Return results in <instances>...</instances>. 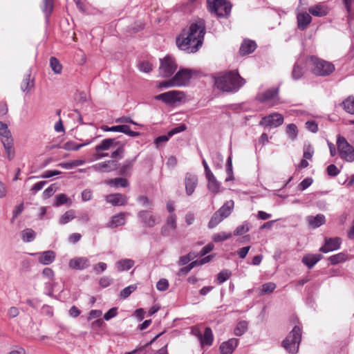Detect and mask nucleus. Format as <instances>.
<instances>
[{"label":"nucleus","instance_id":"f257e3e1","mask_svg":"<svg viewBox=\"0 0 354 354\" xmlns=\"http://www.w3.org/2000/svg\"><path fill=\"white\" fill-rule=\"evenodd\" d=\"M205 34V26L203 20L192 23L176 37V46L187 53H194L202 46Z\"/></svg>","mask_w":354,"mask_h":354},{"label":"nucleus","instance_id":"f03ea898","mask_svg":"<svg viewBox=\"0 0 354 354\" xmlns=\"http://www.w3.org/2000/svg\"><path fill=\"white\" fill-rule=\"evenodd\" d=\"M214 86L218 90L226 93H236L245 84L237 71L221 72L214 76Z\"/></svg>","mask_w":354,"mask_h":354},{"label":"nucleus","instance_id":"7ed1b4c3","mask_svg":"<svg viewBox=\"0 0 354 354\" xmlns=\"http://www.w3.org/2000/svg\"><path fill=\"white\" fill-rule=\"evenodd\" d=\"M306 62L312 73L315 75L326 76L332 72L330 63L315 55L308 57Z\"/></svg>","mask_w":354,"mask_h":354},{"label":"nucleus","instance_id":"20e7f679","mask_svg":"<svg viewBox=\"0 0 354 354\" xmlns=\"http://www.w3.org/2000/svg\"><path fill=\"white\" fill-rule=\"evenodd\" d=\"M301 328L295 326L282 342L283 347L291 354H296L301 339Z\"/></svg>","mask_w":354,"mask_h":354},{"label":"nucleus","instance_id":"39448f33","mask_svg":"<svg viewBox=\"0 0 354 354\" xmlns=\"http://www.w3.org/2000/svg\"><path fill=\"white\" fill-rule=\"evenodd\" d=\"M207 9L218 17H227L231 12V4L226 0H207Z\"/></svg>","mask_w":354,"mask_h":354},{"label":"nucleus","instance_id":"423d86ee","mask_svg":"<svg viewBox=\"0 0 354 354\" xmlns=\"http://www.w3.org/2000/svg\"><path fill=\"white\" fill-rule=\"evenodd\" d=\"M336 145L338 154L342 159L350 162L354 161V148L344 136L339 134L337 136Z\"/></svg>","mask_w":354,"mask_h":354},{"label":"nucleus","instance_id":"0eeeda50","mask_svg":"<svg viewBox=\"0 0 354 354\" xmlns=\"http://www.w3.org/2000/svg\"><path fill=\"white\" fill-rule=\"evenodd\" d=\"M159 74L164 77L171 76L177 69V64L174 57L170 55L165 56L160 59Z\"/></svg>","mask_w":354,"mask_h":354},{"label":"nucleus","instance_id":"6e6552de","mask_svg":"<svg viewBox=\"0 0 354 354\" xmlns=\"http://www.w3.org/2000/svg\"><path fill=\"white\" fill-rule=\"evenodd\" d=\"M185 95L179 91H170L155 96L156 100H161L167 104H174L180 102Z\"/></svg>","mask_w":354,"mask_h":354},{"label":"nucleus","instance_id":"1a4fd4ad","mask_svg":"<svg viewBox=\"0 0 354 354\" xmlns=\"http://www.w3.org/2000/svg\"><path fill=\"white\" fill-rule=\"evenodd\" d=\"M138 218L140 222L146 227H153L160 222V219L148 210H140L138 212Z\"/></svg>","mask_w":354,"mask_h":354},{"label":"nucleus","instance_id":"9d476101","mask_svg":"<svg viewBox=\"0 0 354 354\" xmlns=\"http://www.w3.org/2000/svg\"><path fill=\"white\" fill-rule=\"evenodd\" d=\"M283 122V116L280 113H273L263 117L259 122V125L270 127H278L281 125Z\"/></svg>","mask_w":354,"mask_h":354},{"label":"nucleus","instance_id":"9b49d317","mask_svg":"<svg viewBox=\"0 0 354 354\" xmlns=\"http://www.w3.org/2000/svg\"><path fill=\"white\" fill-rule=\"evenodd\" d=\"M192 76V70L187 68L180 69L173 77L175 82L174 84H176L177 87L185 86L189 82Z\"/></svg>","mask_w":354,"mask_h":354},{"label":"nucleus","instance_id":"f8f14e48","mask_svg":"<svg viewBox=\"0 0 354 354\" xmlns=\"http://www.w3.org/2000/svg\"><path fill=\"white\" fill-rule=\"evenodd\" d=\"M119 167V163L117 160H110L95 164L92 168L97 172L108 173L115 171Z\"/></svg>","mask_w":354,"mask_h":354},{"label":"nucleus","instance_id":"ddd939ff","mask_svg":"<svg viewBox=\"0 0 354 354\" xmlns=\"http://www.w3.org/2000/svg\"><path fill=\"white\" fill-rule=\"evenodd\" d=\"M279 94V88H270L260 93L257 95V100L261 102L265 103L272 100H275Z\"/></svg>","mask_w":354,"mask_h":354},{"label":"nucleus","instance_id":"4468645a","mask_svg":"<svg viewBox=\"0 0 354 354\" xmlns=\"http://www.w3.org/2000/svg\"><path fill=\"white\" fill-rule=\"evenodd\" d=\"M197 185L198 178L196 175L189 173L186 174L185 178V186L186 194L188 196H191L194 192Z\"/></svg>","mask_w":354,"mask_h":354},{"label":"nucleus","instance_id":"2eb2a0df","mask_svg":"<svg viewBox=\"0 0 354 354\" xmlns=\"http://www.w3.org/2000/svg\"><path fill=\"white\" fill-rule=\"evenodd\" d=\"M330 10V7L325 3H320L308 8L310 14L318 17L326 16Z\"/></svg>","mask_w":354,"mask_h":354},{"label":"nucleus","instance_id":"dca6fc26","mask_svg":"<svg viewBox=\"0 0 354 354\" xmlns=\"http://www.w3.org/2000/svg\"><path fill=\"white\" fill-rule=\"evenodd\" d=\"M106 201L113 206L124 205L127 203V197L124 194L116 193L106 196Z\"/></svg>","mask_w":354,"mask_h":354},{"label":"nucleus","instance_id":"f3484780","mask_svg":"<svg viewBox=\"0 0 354 354\" xmlns=\"http://www.w3.org/2000/svg\"><path fill=\"white\" fill-rule=\"evenodd\" d=\"M176 228V215L171 214L166 220V223L161 228V234L164 236L170 234L171 230H175Z\"/></svg>","mask_w":354,"mask_h":354},{"label":"nucleus","instance_id":"a211bd4d","mask_svg":"<svg viewBox=\"0 0 354 354\" xmlns=\"http://www.w3.org/2000/svg\"><path fill=\"white\" fill-rule=\"evenodd\" d=\"M68 266L73 270H84L90 266V261L86 257H76L70 260Z\"/></svg>","mask_w":354,"mask_h":354},{"label":"nucleus","instance_id":"6ab92c4d","mask_svg":"<svg viewBox=\"0 0 354 354\" xmlns=\"http://www.w3.org/2000/svg\"><path fill=\"white\" fill-rule=\"evenodd\" d=\"M322 257L323 256L321 254H306L302 257L301 262L307 266L308 269H311Z\"/></svg>","mask_w":354,"mask_h":354},{"label":"nucleus","instance_id":"aec40b11","mask_svg":"<svg viewBox=\"0 0 354 354\" xmlns=\"http://www.w3.org/2000/svg\"><path fill=\"white\" fill-rule=\"evenodd\" d=\"M137 157L136 156L133 158L125 160L120 167L119 174L122 176H130L133 167L137 160Z\"/></svg>","mask_w":354,"mask_h":354},{"label":"nucleus","instance_id":"412c9836","mask_svg":"<svg viewBox=\"0 0 354 354\" xmlns=\"http://www.w3.org/2000/svg\"><path fill=\"white\" fill-rule=\"evenodd\" d=\"M126 214L124 212H120L118 214L113 215L109 222L106 224V227L109 228H115L122 225H124L126 223Z\"/></svg>","mask_w":354,"mask_h":354},{"label":"nucleus","instance_id":"4be33fe9","mask_svg":"<svg viewBox=\"0 0 354 354\" xmlns=\"http://www.w3.org/2000/svg\"><path fill=\"white\" fill-rule=\"evenodd\" d=\"M238 345V340L235 338L223 342L220 346L221 354H232Z\"/></svg>","mask_w":354,"mask_h":354},{"label":"nucleus","instance_id":"5701e85b","mask_svg":"<svg viewBox=\"0 0 354 354\" xmlns=\"http://www.w3.org/2000/svg\"><path fill=\"white\" fill-rule=\"evenodd\" d=\"M36 254L39 255L38 261L43 265H49L55 259V253L52 250L37 253Z\"/></svg>","mask_w":354,"mask_h":354},{"label":"nucleus","instance_id":"b1692460","mask_svg":"<svg viewBox=\"0 0 354 354\" xmlns=\"http://www.w3.org/2000/svg\"><path fill=\"white\" fill-rule=\"evenodd\" d=\"M311 14L302 12L297 15V26L301 30H304L312 21Z\"/></svg>","mask_w":354,"mask_h":354},{"label":"nucleus","instance_id":"393cba45","mask_svg":"<svg viewBox=\"0 0 354 354\" xmlns=\"http://www.w3.org/2000/svg\"><path fill=\"white\" fill-rule=\"evenodd\" d=\"M120 144V142L117 140V138H106L103 140L101 143L95 147L96 152L106 151L109 149L111 147L117 146Z\"/></svg>","mask_w":354,"mask_h":354},{"label":"nucleus","instance_id":"a878e982","mask_svg":"<svg viewBox=\"0 0 354 354\" xmlns=\"http://www.w3.org/2000/svg\"><path fill=\"white\" fill-rule=\"evenodd\" d=\"M257 44L252 40H244L241 45L239 53L241 55H248L254 51Z\"/></svg>","mask_w":354,"mask_h":354},{"label":"nucleus","instance_id":"bb28decb","mask_svg":"<svg viewBox=\"0 0 354 354\" xmlns=\"http://www.w3.org/2000/svg\"><path fill=\"white\" fill-rule=\"evenodd\" d=\"M1 142L3 145L8 159L12 160L15 156V151L13 149L14 143L12 136L6 138H2Z\"/></svg>","mask_w":354,"mask_h":354},{"label":"nucleus","instance_id":"cd10ccee","mask_svg":"<svg viewBox=\"0 0 354 354\" xmlns=\"http://www.w3.org/2000/svg\"><path fill=\"white\" fill-rule=\"evenodd\" d=\"M308 224L312 228H317L323 225L326 220L323 214H317V216H308L306 217Z\"/></svg>","mask_w":354,"mask_h":354},{"label":"nucleus","instance_id":"c85d7f7f","mask_svg":"<svg viewBox=\"0 0 354 354\" xmlns=\"http://www.w3.org/2000/svg\"><path fill=\"white\" fill-rule=\"evenodd\" d=\"M234 207V201H229L224 203V205L220 207L216 212L218 214L221 215V218L224 220L227 217H228Z\"/></svg>","mask_w":354,"mask_h":354},{"label":"nucleus","instance_id":"c756f323","mask_svg":"<svg viewBox=\"0 0 354 354\" xmlns=\"http://www.w3.org/2000/svg\"><path fill=\"white\" fill-rule=\"evenodd\" d=\"M54 0H43L41 10L45 15L46 23L49 22L50 17L53 11Z\"/></svg>","mask_w":354,"mask_h":354},{"label":"nucleus","instance_id":"7c9ffc66","mask_svg":"<svg viewBox=\"0 0 354 354\" xmlns=\"http://www.w3.org/2000/svg\"><path fill=\"white\" fill-rule=\"evenodd\" d=\"M213 339L214 336L212 329L209 327H206L200 341L201 344L202 346H211L212 344Z\"/></svg>","mask_w":354,"mask_h":354},{"label":"nucleus","instance_id":"2f4dec72","mask_svg":"<svg viewBox=\"0 0 354 354\" xmlns=\"http://www.w3.org/2000/svg\"><path fill=\"white\" fill-rule=\"evenodd\" d=\"M30 71L24 76L23 81L21 84V89L23 92L28 93L31 88L34 86V80H30Z\"/></svg>","mask_w":354,"mask_h":354},{"label":"nucleus","instance_id":"473e14b6","mask_svg":"<svg viewBox=\"0 0 354 354\" xmlns=\"http://www.w3.org/2000/svg\"><path fill=\"white\" fill-rule=\"evenodd\" d=\"M341 105L346 113L354 115V97L353 95L346 98Z\"/></svg>","mask_w":354,"mask_h":354},{"label":"nucleus","instance_id":"72a5a7b5","mask_svg":"<svg viewBox=\"0 0 354 354\" xmlns=\"http://www.w3.org/2000/svg\"><path fill=\"white\" fill-rule=\"evenodd\" d=\"M134 261L129 259H124L117 262L116 267L118 271L129 270L134 266Z\"/></svg>","mask_w":354,"mask_h":354},{"label":"nucleus","instance_id":"f704fd0d","mask_svg":"<svg viewBox=\"0 0 354 354\" xmlns=\"http://www.w3.org/2000/svg\"><path fill=\"white\" fill-rule=\"evenodd\" d=\"M304 74V68L302 66V64L299 62H297L293 66L291 76L294 80H298L300 79L303 75Z\"/></svg>","mask_w":354,"mask_h":354},{"label":"nucleus","instance_id":"c9c22d12","mask_svg":"<svg viewBox=\"0 0 354 354\" xmlns=\"http://www.w3.org/2000/svg\"><path fill=\"white\" fill-rule=\"evenodd\" d=\"M207 189L212 194H217L221 191V185L216 178L207 181Z\"/></svg>","mask_w":354,"mask_h":354},{"label":"nucleus","instance_id":"e433bc0d","mask_svg":"<svg viewBox=\"0 0 354 354\" xmlns=\"http://www.w3.org/2000/svg\"><path fill=\"white\" fill-rule=\"evenodd\" d=\"M252 225L251 223L245 221L241 225L236 227L233 232L234 236H241L250 231Z\"/></svg>","mask_w":354,"mask_h":354},{"label":"nucleus","instance_id":"4c0bfd02","mask_svg":"<svg viewBox=\"0 0 354 354\" xmlns=\"http://www.w3.org/2000/svg\"><path fill=\"white\" fill-rule=\"evenodd\" d=\"M21 239L24 242H32L36 237V233L30 228H26L21 232Z\"/></svg>","mask_w":354,"mask_h":354},{"label":"nucleus","instance_id":"58836bf2","mask_svg":"<svg viewBox=\"0 0 354 354\" xmlns=\"http://www.w3.org/2000/svg\"><path fill=\"white\" fill-rule=\"evenodd\" d=\"M90 143H91L90 141H88L86 143H84V144H77L75 142L68 141V142H66V143H64V145L63 146V149H64L65 150H67V151H77L82 147L89 145Z\"/></svg>","mask_w":354,"mask_h":354},{"label":"nucleus","instance_id":"ea45409f","mask_svg":"<svg viewBox=\"0 0 354 354\" xmlns=\"http://www.w3.org/2000/svg\"><path fill=\"white\" fill-rule=\"evenodd\" d=\"M109 184L111 186H114L116 187H127L129 185L128 180L124 178H115L111 179L109 181Z\"/></svg>","mask_w":354,"mask_h":354},{"label":"nucleus","instance_id":"a19ab883","mask_svg":"<svg viewBox=\"0 0 354 354\" xmlns=\"http://www.w3.org/2000/svg\"><path fill=\"white\" fill-rule=\"evenodd\" d=\"M248 328V322L246 321H241L239 322L236 328H234V334L236 336H241L243 334H244L247 330Z\"/></svg>","mask_w":354,"mask_h":354},{"label":"nucleus","instance_id":"79ce46f5","mask_svg":"<svg viewBox=\"0 0 354 354\" xmlns=\"http://www.w3.org/2000/svg\"><path fill=\"white\" fill-rule=\"evenodd\" d=\"M232 275V272L230 270L224 269L221 270L217 274V283L218 284H222L225 282Z\"/></svg>","mask_w":354,"mask_h":354},{"label":"nucleus","instance_id":"37998d69","mask_svg":"<svg viewBox=\"0 0 354 354\" xmlns=\"http://www.w3.org/2000/svg\"><path fill=\"white\" fill-rule=\"evenodd\" d=\"M50 66L52 71L56 73L59 74L62 70V66L60 64L59 61L55 57H51L50 58Z\"/></svg>","mask_w":354,"mask_h":354},{"label":"nucleus","instance_id":"c03bdc74","mask_svg":"<svg viewBox=\"0 0 354 354\" xmlns=\"http://www.w3.org/2000/svg\"><path fill=\"white\" fill-rule=\"evenodd\" d=\"M286 132L289 138L292 140H295L298 135L297 127L295 124L292 123L287 125Z\"/></svg>","mask_w":354,"mask_h":354},{"label":"nucleus","instance_id":"a18cd8bd","mask_svg":"<svg viewBox=\"0 0 354 354\" xmlns=\"http://www.w3.org/2000/svg\"><path fill=\"white\" fill-rule=\"evenodd\" d=\"M68 201L71 203L70 198L65 194H59L56 195L53 206L59 207L67 203Z\"/></svg>","mask_w":354,"mask_h":354},{"label":"nucleus","instance_id":"49530a36","mask_svg":"<svg viewBox=\"0 0 354 354\" xmlns=\"http://www.w3.org/2000/svg\"><path fill=\"white\" fill-rule=\"evenodd\" d=\"M232 234L230 232H221L219 233L214 234L212 236V240L214 242H222L232 237Z\"/></svg>","mask_w":354,"mask_h":354},{"label":"nucleus","instance_id":"de8ad7c7","mask_svg":"<svg viewBox=\"0 0 354 354\" xmlns=\"http://www.w3.org/2000/svg\"><path fill=\"white\" fill-rule=\"evenodd\" d=\"M75 218L74 211L73 209L66 212L59 218V223L61 225L68 223Z\"/></svg>","mask_w":354,"mask_h":354},{"label":"nucleus","instance_id":"09e8293b","mask_svg":"<svg viewBox=\"0 0 354 354\" xmlns=\"http://www.w3.org/2000/svg\"><path fill=\"white\" fill-rule=\"evenodd\" d=\"M221 216L218 214V212H216L211 217L209 223H208V227L209 229L214 228L216 225H218L222 221L223 218L221 217Z\"/></svg>","mask_w":354,"mask_h":354},{"label":"nucleus","instance_id":"8fccbe9b","mask_svg":"<svg viewBox=\"0 0 354 354\" xmlns=\"http://www.w3.org/2000/svg\"><path fill=\"white\" fill-rule=\"evenodd\" d=\"M137 289V286L136 284L130 285L120 292V297L123 299L127 298L133 292H134Z\"/></svg>","mask_w":354,"mask_h":354},{"label":"nucleus","instance_id":"3c124183","mask_svg":"<svg viewBox=\"0 0 354 354\" xmlns=\"http://www.w3.org/2000/svg\"><path fill=\"white\" fill-rule=\"evenodd\" d=\"M348 259V255L346 252H340L333 255V265L343 263Z\"/></svg>","mask_w":354,"mask_h":354},{"label":"nucleus","instance_id":"603ef678","mask_svg":"<svg viewBox=\"0 0 354 354\" xmlns=\"http://www.w3.org/2000/svg\"><path fill=\"white\" fill-rule=\"evenodd\" d=\"M276 288V284L272 282L266 283L262 286L261 292L264 294L272 292Z\"/></svg>","mask_w":354,"mask_h":354},{"label":"nucleus","instance_id":"864d4df0","mask_svg":"<svg viewBox=\"0 0 354 354\" xmlns=\"http://www.w3.org/2000/svg\"><path fill=\"white\" fill-rule=\"evenodd\" d=\"M343 3L348 13V20H350V19L354 17L351 10V6L354 3V0H343Z\"/></svg>","mask_w":354,"mask_h":354},{"label":"nucleus","instance_id":"5fc2aeb1","mask_svg":"<svg viewBox=\"0 0 354 354\" xmlns=\"http://www.w3.org/2000/svg\"><path fill=\"white\" fill-rule=\"evenodd\" d=\"M122 133H124L126 135H128L131 137H138L140 136L139 132L133 131L131 130V128L129 125L122 124Z\"/></svg>","mask_w":354,"mask_h":354},{"label":"nucleus","instance_id":"6e6d98bb","mask_svg":"<svg viewBox=\"0 0 354 354\" xmlns=\"http://www.w3.org/2000/svg\"><path fill=\"white\" fill-rule=\"evenodd\" d=\"M0 135L3 136V138H6L11 136V133L8 129L6 124L0 121Z\"/></svg>","mask_w":354,"mask_h":354},{"label":"nucleus","instance_id":"4d7b16f0","mask_svg":"<svg viewBox=\"0 0 354 354\" xmlns=\"http://www.w3.org/2000/svg\"><path fill=\"white\" fill-rule=\"evenodd\" d=\"M314 153L313 148L310 145H304V158L311 159Z\"/></svg>","mask_w":354,"mask_h":354},{"label":"nucleus","instance_id":"13d9d810","mask_svg":"<svg viewBox=\"0 0 354 354\" xmlns=\"http://www.w3.org/2000/svg\"><path fill=\"white\" fill-rule=\"evenodd\" d=\"M313 182L312 178H306L304 179L298 185V188L301 191H304L308 187H310Z\"/></svg>","mask_w":354,"mask_h":354},{"label":"nucleus","instance_id":"bf43d9fd","mask_svg":"<svg viewBox=\"0 0 354 354\" xmlns=\"http://www.w3.org/2000/svg\"><path fill=\"white\" fill-rule=\"evenodd\" d=\"M137 200L143 207H151L153 206V202L145 196H140Z\"/></svg>","mask_w":354,"mask_h":354},{"label":"nucleus","instance_id":"052dcab7","mask_svg":"<svg viewBox=\"0 0 354 354\" xmlns=\"http://www.w3.org/2000/svg\"><path fill=\"white\" fill-rule=\"evenodd\" d=\"M124 151V147L122 145L120 146L119 147H118V149L116 150H115L113 152H112L111 157L115 160V159H118V160L122 159L123 158Z\"/></svg>","mask_w":354,"mask_h":354},{"label":"nucleus","instance_id":"680f3d73","mask_svg":"<svg viewBox=\"0 0 354 354\" xmlns=\"http://www.w3.org/2000/svg\"><path fill=\"white\" fill-rule=\"evenodd\" d=\"M168 287L169 282L166 279H161L156 283V288L160 291H165Z\"/></svg>","mask_w":354,"mask_h":354},{"label":"nucleus","instance_id":"e2e57ef3","mask_svg":"<svg viewBox=\"0 0 354 354\" xmlns=\"http://www.w3.org/2000/svg\"><path fill=\"white\" fill-rule=\"evenodd\" d=\"M186 129H187L186 125L185 124H181L178 127H176L171 129L168 132V136L171 137V136H173L174 135H175L176 133H178L180 132L185 131Z\"/></svg>","mask_w":354,"mask_h":354},{"label":"nucleus","instance_id":"0e129e2a","mask_svg":"<svg viewBox=\"0 0 354 354\" xmlns=\"http://www.w3.org/2000/svg\"><path fill=\"white\" fill-rule=\"evenodd\" d=\"M319 251L324 253L332 251V238L326 239L325 245L319 248Z\"/></svg>","mask_w":354,"mask_h":354},{"label":"nucleus","instance_id":"69168bd1","mask_svg":"<svg viewBox=\"0 0 354 354\" xmlns=\"http://www.w3.org/2000/svg\"><path fill=\"white\" fill-rule=\"evenodd\" d=\"M174 83L175 82L172 77L171 79H170L169 80H165V81L159 82L158 84V88H167L169 87L176 86V85L174 84Z\"/></svg>","mask_w":354,"mask_h":354},{"label":"nucleus","instance_id":"338daca9","mask_svg":"<svg viewBox=\"0 0 354 354\" xmlns=\"http://www.w3.org/2000/svg\"><path fill=\"white\" fill-rule=\"evenodd\" d=\"M118 313V308L116 307H113L109 309L104 315V319L106 321H109L111 318L115 317Z\"/></svg>","mask_w":354,"mask_h":354},{"label":"nucleus","instance_id":"774afa93","mask_svg":"<svg viewBox=\"0 0 354 354\" xmlns=\"http://www.w3.org/2000/svg\"><path fill=\"white\" fill-rule=\"evenodd\" d=\"M107 268V266L104 262H100L93 266V270L96 274H99L103 272Z\"/></svg>","mask_w":354,"mask_h":354}]
</instances>
